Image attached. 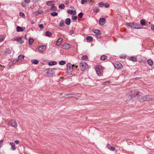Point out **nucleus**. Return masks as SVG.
Returning a JSON list of instances; mask_svg holds the SVG:
<instances>
[{"mask_svg": "<svg viewBox=\"0 0 154 154\" xmlns=\"http://www.w3.org/2000/svg\"><path fill=\"white\" fill-rule=\"evenodd\" d=\"M78 67V65L76 66H75V68H77Z\"/></svg>", "mask_w": 154, "mask_h": 154, "instance_id": "60", "label": "nucleus"}, {"mask_svg": "<svg viewBox=\"0 0 154 154\" xmlns=\"http://www.w3.org/2000/svg\"><path fill=\"white\" fill-rule=\"evenodd\" d=\"M59 26L60 27H63L65 26L64 21L63 20H61L60 22Z\"/></svg>", "mask_w": 154, "mask_h": 154, "instance_id": "23", "label": "nucleus"}, {"mask_svg": "<svg viewBox=\"0 0 154 154\" xmlns=\"http://www.w3.org/2000/svg\"><path fill=\"white\" fill-rule=\"evenodd\" d=\"M43 11H38L35 12V13L36 14H41L43 13Z\"/></svg>", "mask_w": 154, "mask_h": 154, "instance_id": "35", "label": "nucleus"}, {"mask_svg": "<svg viewBox=\"0 0 154 154\" xmlns=\"http://www.w3.org/2000/svg\"><path fill=\"white\" fill-rule=\"evenodd\" d=\"M17 41H18L20 44H22L23 43V41L22 40V38L21 37H19L17 38Z\"/></svg>", "mask_w": 154, "mask_h": 154, "instance_id": "33", "label": "nucleus"}, {"mask_svg": "<svg viewBox=\"0 0 154 154\" xmlns=\"http://www.w3.org/2000/svg\"><path fill=\"white\" fill-rule=\"evenodd\" d=\"M102 69V66L100 65H97L96 66V70L97 74L99 75L101 74L100 70Z\"/></svg>", "mask_w": 154, "mask_h": 154, "instance_id": "6", "label": "nucleus"}, {"mask_svg": "<svg viewBox=\"0 0 154 154\" xmlns=\"http://www.w3.org/2000/svg\"><path fill=\"white\" fill-rule=\"evenodd\" d=\"M67 11L69 14L73 15H75L76 14V11L75 10L73 11L71 10H68Z\"/></svg>", "mask_w": 154, "mask_h": 154, "instance_id": "14", "label": "nucleus"}, {"mask_svg": "<svg viewBox=\"0 0 154 154\" xmlns=\"http://www.w3.org/2000/svg\"><path fill=\"white\" fill-rule=\"evenodd\" d=\"M14 143H15L16 144H18L19 143V140H16L14 141Z\"/></svg>", "mask_w": 154, "mask_h": 154, "instance_id": "52", "label": "nucleus"}, {"mask_svg": "<svg viewBox=\"0 0 154 154\" xmlns=\"http://www.w3.org/2000/svg\"><path fill=\"white\" fill-rule=\"evenodd\" d=\"M2 13H0V16L1 15Z\"/></svg>", "mask_w": 154, "mask_h": 154, "instance_id": "61", "label": "nucleus"}, {"mask_svg": "<svg viewBox=\"0 0 154 154\" xmlns=\"http://www.w3.org/2000/svg\"><path fill=\"white\" fill-rule=\"evenodd\" d=\"M75 95L74 94H68V97L69 98L74 97Z\"/></svg>", "mask_w": 154, "mask_h": 154, "instance_id": "44", "label": "nucleus"}, {"mask_svg": "<svg viewBox=\"0 0 154 154\" xmlns=\"http://www.w3.org/2000/svg\"><path fill=\"white\" fill-rule=\"evenodd\" d=\"M106 147L108 149L112 151H113L115 149V148L114 147L111 146L109 144H108L107 145Z\"/></svg>", "mask_w": 154, "mask_h": 154, "instance_id": "17", "label": "nucleus"}, {"mask_svg": "<svg viewBox=\"0 0 154 154\" xmlns=\"http://www.w3.org/2000/svg\"><path fill=\"white\" fill-rule=\"evenodd\" d=\"M138 100L140 102L145 101H152L154 100V97H152L150 95H147L144 97H140L138 98Z\"/></svg>", "mask_w": 154, "mask_h": 154, "instance_id": "1", "label": "nucleus"}, {"mask_svg": "<svg viewBox=\"0 0 154 154\" xmlns=\"http://www.w3.org/2000/svg\"><path fill=\"white\" fill-rule=\"evenodd\" d=\"M32 63L35 64H37L38 63V61L36 60H32Z\"/></svg>", "mask_w": 154, "mask_h": 154, "instance_id": "31", "label": "nucleus"}, {"mask_svg": "<svg viewBox=\"0 0 154 154\" xmlns=\"http://www.w3.org/2000/svg\"><path fill=\"white\" fill-rule=\"evenodd\" d=\"M82 59L83 60H87L88 59V56L87 55H84L82 57Z\"/></svg>", "mask_w": 154, "mask_h": 154, "instance_id": "41", "label": "nucleus"}, {"mask_svg": "<svg viewBox=\"0 0 154 154\" xmlns=\"http://www.w3.org/2000/svg\"><path fill=\"white\" fill-rule=\"evenodd\" d=\"M51 10L53 11H56L57 10V8L54 4H51Z\"/></svg>", "mask_w": 154, "mask_h": 154, "instance_id": "20", "label": "nucleus"}, {"mask_svg": "<svg viewBox=\"0 0 154 154\" xmlns=\"http://www.w3.org/2000/svg\"><path fill=\"white\" fill-rule=\"evenodd\" d=\"M51 15L53 16H55L58 15L57 13L56 12H53L51 14Z\"/></svg>", "mask_w": 154, "mask_h": 154, "instance_id": "39", "label": "nucleus"}, {"mask_svg": "<svg viewBox=\"0 0 154 154\" xmlns=\"http://www.w3.org/2000/svg\"><path fill=\"white\" fill-rule=\"evenodd\" d=\"M24 1L26 4H28L30 2V0H24Z\"/></svg>", "mask_w": 154, "mask_h": 154, "instance_id": "49", "label": "nucleus"}, {"mask_svg": "<svg viewBox=\"0 0 154 154\" xmlns=\"http://www.w3.org/2000/svg\"><path fill=\"white\" fill-rule=\"evenodd\" d=\"M9 124L11 125L12 127L16 128L17 126V122L11 120L9 122Z\"/></svg>", "mask_w": 154, "mask_h": 154, "instance_id": "9", "label": "nucleus"}, {"mask_svg": "<svg viewBox=\"0 0 154 154\" xmlns=\"http://www.w3.org/2000/svg\"><path fill=\"white\" fill-rule=\"evenodd\" d=\"M59 8L60 9H63L64 8L65 6L64 4L60 5H59Z\"/></svg>", "mask_w": 154, "mask_h": 154, "instance_id": "40", "label": "nucleus"}, {"mask_svg": "<svg viewBox=\"0 0 154 154\" xmlns=\"http://www.w3.org/2000/svg\"><path fill=\"white\" fill-rule=\"evenodd\" d=\"M24 56L23 55H19L18 57L17 61L19 62H21L23 60Z\"/></svg>", "mask_w": 154, "mask_h": 154, "instance_id": "13", "label": "nucleus"}, {"mask_svg": "<svg viewBox=\"0 0 154 154\" xmlns=\"http://www.w3.org/2000/svg\"><path fill=\"white\" fill-rule=\"evenodd\" d=\"M86 38L87 40L90 41H92L93 40V38L90 36H87Z\"/></svg>", "mask_w": 154, "mask_h": 154, "instance_id": "36", "label": "nucleus"}, {"mask_svg": "<svg viewBox=\"0 0 154 154\" xmlns=\"http://www.w3.org/2000/svg\"><path fill=\"white\" fill-rule=\"evenodd\" d=\"M93 31L97 35H100L101 34L100 31L97 29H94L93 30Z\"/></svg>", "mask_w": 154, "mask_h": 154, "instance_id": "19", "label": "nucleus"}, {"mask_svg": "<svg viewBox=\"0 0 154 154\" xmlns=\"http://www.w3.org/2000/svg\"><path fill=\"white\" fill-rule=\"evenodd\" d=\"M140 92L139 91H137L134 92V94L132 95V96H131L129 100L131 99L132 97H135L138 96Z\"/></svg>", "mask_w": 154, "mask_h": 154, "instance_id": "12", "label": "nucleus"}, {"mask_svg": "<svg viewBox=\"0 0 154 154\" xmlns=\"http://www.w3.org/2000/svg\"><path fill=\"white\" fill-rule=\"evenodd\" d=\"M151 29L152 30H154V25H151Z\"/></svg>", "mask_w": 154, "mask_h": 154, "instance_id": "53", "label": "nucleus"}, {"mask_svg": "<svg viewBox=\"0 0 154 154\" xmlns=\"http://www.w3.org/2000/svg\"><path fill=\"white\" fill-rule=\"evenodd\" d=\"M79 66H80L81 69L82 71L85 70L88 68V66L86 63L82 61L80 62Z\"/></svg>", "mask_w": 154, "mask_h": 154, "instance_id": "3", "label": "nucleus"}, {"mask_svg": "<svg viewBox=\"0 0 154 154\" xmlns=\"http://www.w3.org/2000/svg\"><path fill=\"white\" fill-rule=\"evenodd\" d=\"M35 1L36 2H38V1H39V0H35Z\"/></svg>", "mask_w": 154, "mask_h": 154, "instance_id": "58", "label": "nucleus"}, {"mask_svg": "<svg viewBox=\"0 0 154 154\" xmlns=\"http://www.w3.org/2000/svg\"><path fill=\"white\" fill-rule=\"evenodd\" d=\"M55 69H48L45 75L48 76H51L53 75V72L55 70H56Z\"/></svg>", "mask_w": 154, "mask_h": 154, "instance_id": "5", "label": "nucleus"}, {"mask_svg": "<svg viewBox=\"0 0 154 154\" xmlns=\"http://www.w3.org/2000/svg\"><path fill=\"white\" fill-rule=\"evenodd\" d=\"M4 141L3 140H2L0 141V145L2 144L3 143Z\"/></svg>", "mask_w": 154, "mask_h": 154, "instance_id": "55", "label": "nucleus"}, {"mask_svg": "<svg viewBox=\"0 0 154 154\" xmlns=\"http://www.w3.org/2000/svg\"><path fill=\"white\" fill-rule=\"evenodd\" d=\"M31 23L32 24H34L35 23V22L34 21L32 20L31 21Z\"/></svg>", "mask_w": 154, "mask_h": 154, "instance_id": "56", "label": "nucleus"}, {"mask_svg": "<svg viewBox=\"0 0 154 154\" xmlns=\"http://www.w3.org/2000/svg\"><path fill=\"white\" fill-rule=\"evenodd\" d=\"M53 2H54V1H50L47 2V5L48 6H50L52 4Z\"/></svg>", "mask_w": 154, "mask_h": 154, "instance_id": "34", "label": "nucleus"}, {"mask_svg": "<svg viewBox=\"0 0 154 154\" xmlns=\"http://www.w3.org/2000/svg\"><path fill=\"white\" fill-rule=\"evenodd\" d=\"M105 5L104 4H103V2H100L99 3L98 5L100 7H102Z\"/></svg>", "mask_w": 154, "mask_h": 154, "instance_id": "42", "label": "nucleus"}, {"mask_svg": "<svg viewBox=\"0 0 154 154\" xmlns=\"http://www.w3.org/2000/svg\"><path fill=\"white\" fill-rule=\"evenodd\" d=\"M17 32H22L23 31V29L19 26L17 27Z\"/></svg>", "mask_w": 154, "mask_h": 154, "instance_id": "29", "label": "nucleus"}, {"mask_svg": "<svg viewBox=\"0 0 154 154\" xmlns=\"http://www.w3.org/2000/svg\"><path fill=\"white\" fill-rule=\"evenodd\" d=\"M140 24L143 26H144L146 25L145 22L144 20L143 19H141L140 21Z\"/></svg>", "mask_w": 154, "mask_h": 154, "instance_id": "25", "label": "nucleus"}, {"mask_svg": "<svg viewBox=\"0 0 154 154\" xmlns=\"http://www.w3.org/2000/svg\"><path fill=\"white\" fill-rule=\"evenodd\" d=\"M83 14L81 12L80 13L78 14V16H79V17L80 18H82V17L83 16Z\"/></svg>", "mask_w": 154, "mask_h": 154, "instance_id": "47", "label": "nucleus"}, {"mask_svg": "<svg viewBox=\"0 0 154 154\" xmlns=\"http://www.w3.org/2000/svg\"><path fill=\"white\" fill-rule=\"evenodd\" d=\"M66 62L64 60H62L59 62V64L60 65H63L65 64Z\"/></svg>", "mask_w": 154, "mask_h": 154, "instance_id": "38", "label": "nucleus"}, {"mask_svg": "<svg viewBox=\"0 0 154 154\" xmlns=\"http://www.w3.org/2000/svg\"><path fill=\"white\" fill-rule=\"evenodd\" d=\"M45 35L46 36L49 37L52 35V34L50 32L48 31L45 32Z\"/></svg>", "mask_w": 154, "mask_h": 154, "instance_id": "22", "label": "nucleus"}, {"mask_svg": "<svg viewBox=\"0 0 154 154\" xmlns=\"http://www.w3.org/2000/svg\"><path fill=\"white\" fill-rule=\"evenodd\" d=\"M67 70L68 73L71 72L72 71V67L74 66V65H72L70 63H68L66 65Z\"/></svg>", "mask_w": 154, "mask_h": 154, "instance_id": "4", "label": "nucleus"}, {"mask_svg": "<svg viewBox=\"0 0 154 154\" xmlns=\"http://www.w3.org/2000/svg\"><path fill=\"white\" fill-rule=\"evenodd\" d=\"M10 144L11 146V149L13 150H15L16 147H15V145L14 143L13 142H10Z\"/></svg>", "mask_w": 154, "mask_h": 154, "instance_id": "18", "label": "nucleus"}, {"mask_svg": "<svg viewBox=\"0 0 154 154\" xmlns=\"http://www.w3.org/2000/svg\"><path fill=\"white\" fill-rule=\"evenodd\" d=\"M107 56L105 55H102L100 57V59L102 60H106V59L107 58Z\"/></svg>", "mask_w": 154, "mask_h": 154, "instance_id": "30", "label": "nucleus"}, {"mask_svg": "<svg viewBox=\"0 0 154 154\" xmlns=\"http://www.w3.org/2000/svg\"><path fill=\"white\" fill-rule=\"evenodd\" d=\"M126 25L128 27H131L133 29H140L141 26L140 24L137 23H128L126 24Z\"/></svg>", "mask_w": 154, "mask_h": 154, "instance_id": "2", "label": "nucleus"}, {"mask_svg": "<svg viewBox=\"0 0 154 154\" xmlns=\"http://www.w3.org/2000/svg\"><path fill=\"white\" fill-rule=\"evenodd\" d=\"M94 12L97 13L99 12V10L97 8H95L93 10Z\"/></svg>", "mask_w": 154, "mask_h": 154, "instance_id": "50", "label": "nucleus"}, {"mask_svg": "<svg viewBox=\"0 0 154 154\" xmlns=\"http://www.w3.org/2000/svg\"><path fill=\"white\" fill-rule=\"evenodd\" d=\"M46 47L45 45L40 46L38 47V50L42 52L46 49Z\"/></svg>", "mask_w": 154, "mask_h": 154, "instance_id": "11", "label": "nucleus"}, {"mask_svg": "<svg viewBox=\"0 0 154 154\" xmlns=\"http://www.w3.org/2000/svg\"><path fill=\"white\" fill-rule=\"evenodd\" d=\"M77 17H78L77 16H72V19L73 20H77Z\"/></svg>", "mask_w": 154, "mask_h": 154, "instance_id": "46", "label": "nucleus"}, {"mask_svg": "<svg viewBox=\"0 0 154 154\" xmlns=\"http://www.w3.org/2000/svg\"><path fill=\"white\" fill-rule=\"evenodd\" d=\"M70 21L71 20L69 18H67L65 20V23L66 25H69L70 24Z\"/></svg>", "mask_w": 154, "mask_h": 154, "instance_id": "21", "label": "nucleus"}, {"mask_svg": "<svg viewBox=\"0 0 154 154\" xmlns=\"http://www.w3.org/2000/svg\"><path fill=\"white\" fill-rule=\"evenodd\" d=\"M11 52V51L10 48H7L5 49V53L6 55L8 54H10Z\"/></svg>", "mask_w": 154, "mask_h": 154, "instance_id": "26", "label": "nucleus"}, {"mask_svg": "<svg viewBox=\"0 0 154 154\" xmlns=\"http://www.w3.org/2000/svg\"><path fill=\"white\" fill-rule=\"evenodd\" d=\"M34 42V40L33 38H30L29 39V45H31L32 43Z\"/></svg>", "mask_w": 154, "mask_h": 154, "instance_id": "24", "label": "nucleus"}, {"mask_svg": "<svg viewBox=\"0 0 154 154\" xmlns=\"http://www.w3.org/2000/svg\"><path fill=\"white\" fill-rule=\"evenodd\" d=\"M57 64V62L55 61H51L48 63V65L49 66L55 65Z\"/></svg>", "mask_w": 154, "mask_h": 154, "instance_id": "27", "label": "nucleus"}, {"mask_svg": "<svg viewBox=\"0 0 154 154\" xmlns=\"http://www.w3.org/2000/svg\"><path fill=\"white\" fill-rule=\"evenodd\" d=\"M71 46L69 44L64 43L63 45L62 48L64 49H68L71 48Z\"/></svg>", "mask_w": 154, "mask_h": 154, "instance_id": "8", "label": "nucleus"}, {"mask_svg": "<svg viewBox=\"0 0 154 154\" xmlns=\"http://www.w3.org/2000/svg\"><path fill=\"white\" fill-rule=\"evenodd\" d=\"M21 5L23 7H24L26 6V4L23 3H21Z\"/></svg>", "mask_w": 154, "mask_h": 154, "instance_id": "54", "label": "nucleus"}, {"mask_svg": "<svg viewBox=\"0 0 154 154\" xmlns=\"http://www.w3.org/2000/svg\"><path fill=\"white\" fill-rule=\"evenodd\" d=\"M147 62L148 63L150 66H151L153 64V62L151 59H148Z\"/></svg>", "mask_w": 154, "mask_h": 154, "instance_id": "28", "label": "nucleus"}, {"mask_svg": "<svg viewBox=\"0 0 154 154\" xmlns=\"http://www.w3.org/2000/svg\"><path fill=\"white\" fill-rule=\"evenodd\" d=\"M62 94H61V95L60 96V97L61 98H69L68 97V94H66L65 95H64L63 96L61 97V96L62 95Z\"/></svg>", "mask_w": 154, "mask_h": 154, "instance_id": "32", "label": "nucleus"}, {"mask_svg": "<svg viewBox=\"0 0 154 154\" xmlns=\"http://www.w3.org/2000/svg\"><path fill=\"white\" fill-rule=\"evenodd\" d=\"M88 2H91V1L92 0H87Z\"/></svg>", "mask_w": 154, "mask_h": 154, "instance_id": "59", "label": "nucleus"}, {"mask_svg": "<svg viewBox=\"0 0 154 154\" xmlns=\"http://www.w3.org/2000/svg\"><path fill=\"white\" fill-rule=\"evenodd\" d=\"M81 0V4H82L83 5L85 2H87V0Z\"/></svg>", "mask_w": 154, "mask_h": 154, "instance_id": "45", "label": "nucleus"}, {"mask_svg": "<svg viewBox=\"0 0 154 154\" xmlns=\"http://www.w3.org/2000/svg\"><path fill=\"white\" fill-rule=\"evenodd\" d=\"M99 23L101 25H103L106 23V20L104 18H101L99 20Z\"/></svg>", "mask_w": 154, "mask_h": 154, "instance_id": "10", "label": "nucleus"}, {"mask_svg": "<svg viewBox=\"0 0 154 154\" xmlns=\"http://www.w3.org/2000/svg\"><path fill=\"white\" fill-rule=\"evenodd\" d=\"M63 39L62 38H60L56 43V45L57 46H60L61 44V42L63 41Z\"/></svg>", "mask_w": 154, "mask_h": 154, "instance_id": "15", "label": "nucleus"}, {"mask_svg": "<svg viewBox=\"0 0 154 154\" xmlns=\"http://www.w3.org/2000/svg\"><path fill=\"white\" fill-rule=\"evenodd\" d=\"M5 38V37L4 35L0 36V42H2L3 41Z\"/></svg>", "mask_w": 154, "mask_h": 154, "instance_id": "37", "label": "nucleus"}, {"mask_svg": "<svg viewBox=\"0 0 154 154\" xmlns=\"http://www.w3.org/2000/svg\"><path fill=\"white\" fill-rule=\"evenodd\" d=\"M70 32L71 33V34H72L74 32L72 30V31Z\"/></svg>", "mask_w": 154, "mask_h": 154, "instance_id": "57", "label": "nucleus"}, {"mask_svg": "<svg viewBox=\"0 0 154 154\" xmlns=\"http://www.w3.org/2000/svg\"><path fill=\"white\" fill-rule=\"evenodd\" d=\"M114 65L115 68L117 69H122L123 68L122 64L119 62L115 63Z\"/></svg>", "mask_w": 154, "mask_h": 154, "instance_id": "7", "label": "nucleus"}, {"mask_svg": "<svg viewBox=\"0 0 154 154\" xmlns=\"http://www.w3.org/2000/svg\"><path fill=\"white\" fill-rule=\"evenodd\" d=\"M20 16L22 17L23 18L24 17H25L24 14L22 12H20Z\"/></svg>", "mask_w": 154, "mask_h": 154, "instance_id": "43", "label": "nucleus"}, {"mask_svg": "<svg viewBox=\"0 0 154 154\" xmlns=\"http://www.w3.org/2000/svg\"><path fill=\"white\" fill-rule=\"evenodd\" d=\"M128 59L133 61L136 62L137 61V59L136 57H130L128 58Z\"/></svg>", "mask_w": 154, "mask_h": 154, "instance_id": "16", "label": "nucleus"}, {"mask_svg": "<svg viewBox=\"0 0 154 154\" xmlns=\"http://www.w3.org/2000/svg\"><path fill=\"white\" fill-rule=\"evenodd\" d=\"M38 26L41 29H43L44 28V26L43 24H42L38 25Z\"/></svg>", "mask_w": 154, "mask_h": 154, "instance_id": "48", "label": "nucleus"}, {"mask_svg": "<svg viewBox=\"0 0 154 154\" xmlns=\"http://www.w3.org/2000/svg\"><path fill=\"white\" fill-rule=\"evenodd\" d=\"M104 6H105L106 8H107L109 7V4L106 3L105 4Z\"/></svg>", "mask_w": 154, "mask_h": 154, "instance_id": "51", "label": "nucleus"}]
</instances>
